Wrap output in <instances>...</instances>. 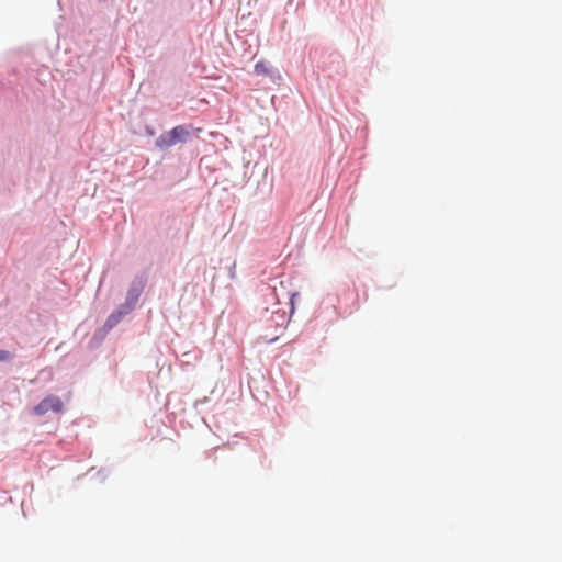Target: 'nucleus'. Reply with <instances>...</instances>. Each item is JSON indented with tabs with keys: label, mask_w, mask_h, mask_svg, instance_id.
I'll return each mask as SVG.
<instances>
[{
	"label": "nucleus",
	"mask_w": 562,
	"mask_h": 562,
	"mask_svg": "<svg viewBox=\"0 0 562 562\" xmlns=\"http://www.w3.org/2000/svg\"><path fill=\"white\" fill-rule=\"evenodd\" d=\"M12 358V355L11 352L7 351V350H0V361H8Z\"/></svg>",
	"instance_id": "3"
},
{
	"label": "nucleus",
	"mask_w": 562,
	"mask_h": 562,
	"mask_svg": "<svg viewBox=\"0 0 562 562\" xmlns=\"http://www.w3.org/2000/svg\"><path fill=\"white\" fill-rule=\"evenodd\" d=\"M64 409V404L58 396L49 395L42 400L34 408L33 413L35 415L42 416L49 412L53 413H61Z\"/></svg>",
	"instance_id": "2"
},
{
	"label": "nucleus",
	"mask_w": 562,
	"mask_h": 562,
	"mask_svg": "<svg viewBox=\"0 0 562 562\" xmlns=\"http://www.w3.org/2000/svg\"><path fill=\"white\" fill-rule=\"evenodd\" d=\"M193 127L190 125H178L156 139V146L160 149L169 148L177 143H184L189 139Z\"/></svg>",
	"instance_id": "1"
},
{
	"label": "nucleus",
	"mask_w": 562,
	"mask_h": 562,
	"mask_svg": "<svg viewBox=\"0 0 562 562\" xmlns=\"http://www.w3.org/2000/svg\"><path fill=\"white\" fill-rule=\"evenodd\" d=\"M119 322V316L112 314L109 319H108V324L110 326H113L114 324H116Z\"/></svg>",
	"instance_id": "5"
},
{
	"label": "nucleus",
	"mask_w": 562,
	"mask_h": 562,
	"mask_svg": "<svg viewBox=\"0 0 562 562\" xmlns=\"http://www.w3.org/2000/svg\"><path fill=\"white\" fill-rule=\"evenodd\" d=\"M255 70L257 74H266L267 72L263 63H257L255 65Z\"/></svg>",
	"instance_id": "4"
}]
</instances>
